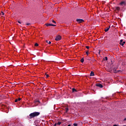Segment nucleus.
<instances>
[{"label":"nucleus","instance_id":"7ed1b4c3","mask_svg":"<svg viewBox=\"0 0 126 126\" xmlns=\"http://www.w3.org/2000/svg\"><path fill=\"white\" fill-rule=\"evenodd\" d=\"M61 39H62V37L61 36V35H58L55 38V40L56 41H60V40H61Z\"/></svg>","mask_w":126,"mask_h":126},{"label":"nucleus","instance_id":"a878e982","mask_svg":"<svg viewBox=\"0 0 126 126\" xmlns=\"http://www.w3.org/2000/svg\"><path fill=\"white\" fill-rule=\"evenodd\" d=\"M18 23H20V24H21V22H20V21H18Z\"/></svg>","mask_w":126,"mask_h":126},{"label":"nucleus","instance_id":"6ab92c4d","mask_svg":"<svg viewBox=\"0 0 126 126\" xmlns=\"http://www.w3.org/2000/svg\"><path fill=\"white\" fill-rule=\"evenodd\" d=\"M73 126H77V124H76V123L73 124Z\"/></svg>","mask_w":126,"mask_h":126},{"label":"nucleus","instance_id":"393cba45","mask_svg":"<svg viewBox=\"0 0 126 126\" xmlns=\"http://www.w3.org/2000/svg\"><path fill=\"white\" fill-rule=\"evenodd\" d=\"M68 108H66V112H68Z\"/></svg>","mask_w":126,"mask_h":126},{"label":"nucleus","instance_id":"39448f33","mask_svg":"<svg viewBox=\"0 0 126 126\" xmlns=\"http://www.w3.org/2000/svg\"><path fill=\"white\" fill-rule=\"evenodd\" d=\"M113 71L114 72V73H118V72H120L121 70H117V68H114L113 69Z\"/></svg>","mask_w":126,"mask_h":126},{"label":"nucleus","instance_id":"dca6fc26","mask_svg":"<svg viewBox=\"0 0 126 126\" xmlns=\"http://www.w3.org/2000/svg\"><path fill=\"white\" fill-rule=\"evenodd\" d=\"M86 55H87V56H88V55H89V52H88V51H87V52H86Z\"/></svg>","mask_w":126,"mask_h":126},{"label":"nucleus","instance_id":"4468645a","mask_svg":"<svg viewBox=\"0 0 126 126\" xmlns=\"http://www.w3.org/2000/svg\"><path fill=\"white\" fill-rule=\"evenodd\" d=\"M62 124V122H58V123H57V125H58V126H60V125H61Z\"/></svg>","mask_w":126,"mask_h":126},{"label":"nucleus","instance_id":"f3484780","mask_svg":"<svg viewBox=\"0 0 126 126\" xmlns=\"http://www.w3.org/2000/svg\"><path fill=\"white\" fill-rule=\"evenodd\" d=\"M122 42H123V39H121L120 42V45L122 43Z\"/></svg>","mask_w":126,"mask_h":126},{"label":"nucleus","instance_id":"9d476101","mask_svg":"<svg viewBox=\"0 0 126 126\" xmlns=\"http://www.w3.org/2000/svg\"><path fill=\"white\" fill-rule=\"evenodd\" d=\"M125 44H126V42L124 41L120 45H121V46H124V45H125Z\"/></svg>","mask_w":126,"mask_h":126},{"label":"nucleus","instance_id":"b1692460","mask_svg":"<svg viewBox=\"0 0 126 126\" xmlns=\"http://www.w3.org/2000/svg\"><path fill=\"white\" fill-rule=\"evenodd\" d=\"M57 125H58L57 123H55L53 126H57Z\"/></svg>","mask_w":126,"mask_h":126},{"label":"nucleus","instance_id":"f03ea898","mask_svg":"<svg viewBox=\"0 0 126 126\" xmlns=\"http://www.w3.org/2000/svg\"><path fill=\"white\" fill-rule=\"evenodd\" d=\"M126 1H122L120 3V5L122 6H126Z\"/></svg>","mask_w":126,"mask_h":126},{"label":"nucleus","instance_id":"7c9ffc66","mask_svg":"<svg viewBox=\"0 0 126 126\" xmlns=\"http://www.w3.org/2000/svg\"><path fill=\"white\" fill-rule=\"evenodd\" d=\"M124 121H126V118L124 119Z\"/></svg>","mask_w":126,"mask_h":126},{"label":"nucleus","instance_id":"9b49d317","mask_svg":"<svg viewBox=\"0 0 126 126\" xmlns=\"http://www.w3.org/2000/svg\"><path fill=\"white\" fill-rule=\"evenodd\" d=\"M81 63H84V59L82 58L81 59Z\"/></svg>","mask_w":126,"mask_h":126},{"label":"nucleus","instance_id":"f8f14e48","mask_svg":"<svg viewBox=\"0 0 126 126\" xmlns=\"http://www.w3.org/2000/svg\"><path fill=\"white\" fill-rule=\"evenodd\" d=\"M76 92V90H75V89L73 88L72 89V92Z\"/></svg>","mask_w":126,"mask_h":126},{"label":"nucleus","instance_id":"a211bd4d","mask_svg":"<svg viewBox=\"0 0 126 126\" xmlns=\"http://www.w3.org/2000/svg\"><path fill=\"white\" fill-rule=\"evenodd\" d=\"M105 61H108V57H105Z\"/></svg>","mask_w":126,"mask_h":126},{"label":"nucleus","instance_id":"cd10ccee","mask_svg":"<svg viewBox=\"0 0 126 126\" xmlns=\"http://www.w3.org/2000/svg\"><path fill=\"white\" fill-rule=\"evenodd\" d=\"M51 43L52 42H51V41H49L48 44H51Z\"/></svg>","mask_w":126,"mask_h":126},{"label":"nucleus","instance_id":"423d86ee","mask_svg":"<svg viewBox=\"0 0 126 126\" xmlns=\"http://www.w3.org/2000/svg\"><path fill=\"white\" fill-rule=\"evenodd\" d=\"M110 28H111L110 26H109L107 28H106L104 30L105 32H108L109 31Z\"/></svg>","mask_w":126,"mask_h":126},{"label":"nucleus","instance_id":"ddd939ff","mask_svg":"<svg viewBox=\"0 0 126 126\" xmlns=\"http://www.w3.org/2000/svg\"><path fill=\"white\" fill-rule=\"evenodd\" d=\"M34 46H35V47H38V46H39V44H38V43H35Z\"/></svg>","mask_w":126,"mask_h":126},{"label":"nucleus","instance_id":"412c9836","mask_svg":"<svg viewBox=\"0 0 126 126\" xmlns=\"http://www.w3.org/2000/svg\"><path fill=\"white\" fill-rule=\"evenodd\" d=\"M52 23H56V21H55L54 20H52Z\"/></svg>","mask_w":126,"mask_h":126},{"label":"nucleus","instance_id":"c85d7f7f","mask_svg":"<svg viewBox=\"0 0 126 126\" xmlns=\"http://www.w3.org/2000/svg\"><path fill=\"white\" fill-rule=\"evenodd\" d=\"M46 77H49V75H46Z\"/></svg>","mask_w":126,"mask_h":126},{"label":"nucleus","instance_id":"6e6552de","mask_svg":"<svg viewBox=\"0 0 126 126\" xmlns=\"http://www.w3.org/2000/svg\"><path fill=\"white\" fill-rule=\"evenodd\" d=\"M97 86H98V87H99L100 88H103V85H102V84H99L96 85Z\"/></svg>","mask_w":126,"mask_h":126},{"label":"nucleus","instance_id":"20e7f679","mask_svg":"<svg viewBox=\"0 0 126 126\" xmlns=\"http://www.w3.org/2000/svg\"><path fill=\"white\" fill-rule=\"evenodd\" d=\"M77 22H78V23H82V22H84V21L83 19H77L76 20Z\"/></svg>","mask_w":126,"mask_h":126},{"label":"nucleus","instance_id":"aec40b11","mask_svg":"<svg viewBox=\"0 0 126 126\" xmlns=\"http://www.w3.org/2000/svg\"><path fill=\"white\" fill-rule=\"evenodd\" d=\"M17 99L18 100V101H20L21 100V98H18Z\"/></svg>","mask_w":126,"mask_h":126},{"label":"nucleus","instance_id":"1a4fd4ad","mask_svg":"<svg viewBox=\"0 0 126 126\" xmlns=\"http://www.w3.org/2000/svg\"><path fill=\"white\" fill-rule=\"evenodd\" d=\"M94 75H95V74H94V72L92 71L91 73H90V76H94Z\"/></svg>","mask_w":126,"mask_h":126},{"label":"nucleus","instance_id":"2eb2a0df","mask_svg":"<svg viewBox=\"0 0 126 126\" xmlns=\"http://www.w3.org/2000/svg\"><path fill=\"white\" fill-rule=\"evenodd\" d=\"M116 9L117 10H120V7H117Z\"/></svg>","mask_w":126,"mask_h":126},{"label":"nucleus","instance_id":"0eeeda50","mask_svg":"<svg viewBox=\"0 0 126 126\" xmlns=\"http://www.w3.org/2000/svg\"><path fill=\"white\" fill-rule=\"evenodd\" d=\"M46 26H56V25L52 24H46Z\"/></svg>","mask_w":126,"mask_h":126},{"label":"nucleus","instance_id":"4be33fe9","mask_svg":"<svg viewBox=\"0 0 126 126\" xmlns=\"http://www.w3.org/2000/svg\"><path fill=\"white\" fill-rule=\"evenodd\" d=\"M86 49H88V50L89 49V46H86Z\"/></svg>","mask_w":126,"mask_h":126},{"label":"nucleus","instance_id":"5701e85b","mask_svg":"<svg viewBox=\"0 0 126 126\" xmlns=\"http://www.w3.org/2000/svg\"><path fill=\"white\" fill-rule=\"evenodd\" d=\"M15 102H18V99H15Z\"/></svg>","mask_w":126,"mask_h":126},{"label":"nucleus","instance_id":"f257e3e1","mask_svg":"<svg viewBox=\"0 0 126 126\" xmlns=\"http://www.w3.org/2000/svg\"><path fill=\"white\" fill-rule=\"evenodd\" d=\"M39 115H40V113L39 112H33L30 114V117H31V118H35V117H37Z\"/></svg>","mask_w":126,"mask_h":126},{"label":"nucleus","instance_id":"bb28decb","mask_svg":"<svg viewBox=\"0 0 126 126\" xmlns=\"http://www.w3.org/2000/svg\"><path fill=\"white\" fill-rule=\"evenodd\" d=\"M1 14H2V15H4V13H3V12H1Z\"/></svg>","mask_w":126,"mask_h":126},{"label":"nucleus","instance_id":"c756f323","mask_svg":"<svg viewBox=\"0 0 126 126\" xmlns=\"http://www.w3.org/2000/svg\"><path fill=\"white\" fill-rule=\"evenodd\" d=\"M27 25H30V24H27Z\"/></svg>","mask_w":126,"mask_h":126}]
</instances>
